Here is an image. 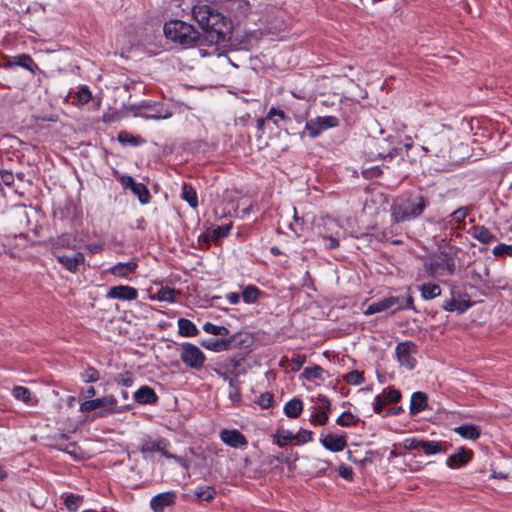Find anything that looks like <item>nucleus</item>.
<instances>
[{
	"label": "nucleus",
	"mask_w": 512,
	"mask_h": 512,
	"mask_svg": "<svg viewBox=\"0 0 512 512\" xmlns=\"http://www.w3.org/2000/svg\"><path fill=\"white\" fill-rule=\"evenodd\" d=\"M344 380L350 385H360L364 383L365 378L362 372L353 370L344 376Z\"/></svg>",
	"instance_id": "58836bf2"
},
{
	"label": "nucleus",
	"mask_w": 512,
	"mask_h": 512,
	"mask_svg": "<svg viewBox=\"0 0 512 512\" xmlns=\"http://www.w3.org/2000/svg\"><path fill=\"white\" fill-rule=\"evenodd\" d=\"M178 293L170 287H162L155 294L150 295L151 300L165 301L169 303L176 302V295Z\"/></svg>",
	"instance_id": "393cba45"
},
{
	"label": "nucleus",
	"mask_w": 512,
	"mask_h": 512,
	"mask_svg": "<svg viewBox=\"0 0 512 512\" xmlns=\"http://www.w3.org/2000/svg\"><path fill=\"white\" fill-rule=\"evenodd\" d=\"M322 239L327 249H334L339 246V241L333 236H323Z\"/></svg>",
	"instance_id": "052dcab7"
},
{
	"label": "nucleus",
	"mask_w": 512,
	"mask_h": 512,
	"mask_svg": "<svg viewBox=\"0 0 512 512\" xmlns=\"http://www.w3.org/2000/svg\"><path fill=\"white\" fill-rule=\"evenodd\" d=\"M428 206L426 198L420 194H409L397 197L391 207L394 222H408L420 217Z\"/></svg>",
	"instance_id": "f03ea898"
},
{
	"label": "nucleus",
	"mask_w": 512,
	"mask_h": 512,
	"mask_svg": "<svg viewBox=\"0 0 512 512\" xmlns=\"http://www.w3.org/2000/svg\"><path fill=\"white\" fill-rule=\"evenodd\" d=\"M316 409L318 411H325L329 413L331 409V403L329 399L323 395H318L316 399Z\"/></svg>",
	"instance_id": "603ef678"
},
{
	"label": "nucleus",
	"mask_w": 512,
	"mask_h": 512,
	"mask_svg": "<svg viewBox=\"0 0 512 512\" xmlns=\"http://www.w3.org/2000/svg\"><path fill=\"white\" fill-rule=\"evenodd\" d=\"M16 66H20L24 69H27L32 74L35 73L37 67V64L34 62V60L31 58L28 54H19L15 56H11L8 58V60L5 63V68L12 69Z\"/></svg>",
	"instance_id": "dca6fc26"
},
{
	"label": "nucleus",
	"mask_w": 512,
	"mask_h": 512,
	"mask_svg": "<svg viewBox=\"0 0 512 512\" xmlns=\"http://www.w3.org/2000/svg\"><path fill=\"white\" fill-rule=\"evenodd\" d=\"M312 418H313L314 423H316L320 426H324L328 422L329 416H328V412L317 411L316 413H314L312 415Z\"/></svg>",
	"instance_id": "864d4df0"
},
{
	"label": "nucleus",
	"mask_w": 512,
	"mask_h": 512,
	"mask_svg": "<svg viewBox=\"0 0 512 512\" xmlns=\"http://www.w3.org/2000/svg\"><path fill=\"white\" fill-rule=\"evenodd\" d=\"M260 294L261 291L256 286L248 285L243 288L241 296L246 304H252L258 300Z\"/></svg>",
	"instance_id": "c85d7f7f"
},
{
	"label": "nucleus",
	"mask_w": 512,
	"mask_h": 512,
	"mask_svg": "<svg viewBox=\"0 0 512 512\" xmlns=\"http://www.w3.org/2000/svg\"><path fill=\"white\" fill-rule=\"evenodd\" d=\"M106 296L109 299L132 301L138 297V291L128 285H118L111 287Z\"/></svg>",
	"instance_id": "ddd939ff"
},
{
	"label": "nucleus",
	"mask_w": 512,
	"mask_h": 512,
	"mask_svg": "<svg viewBox=\"0 0 512 512\" xmlns=\"http://www.w3.org/2000/svg\"><path fill=\"white\" fill-rule=\"evenodd\" d=\"M431 145L434 148H438L436 155L439 156L440 154L444 153L448 149L449 142L445 136L440 135V136L434 137V139L431 141Z\"/></svg>",
	"instance_id": "4c0bfd02"
},
{
	"label": "nucleus",
	"mask_w": 512,
	"mask_h": 512,
	"mask_svg": "<svg viewBox=\"0 0 512 512\" xmlns=\"http://www.w3.org/2000/svg\"><path fill=\"white\" fill-rule=\"evenodd\" d=\"M323 369L320 366L306 367L303 371V374L308 379H317L321 378Z\"/></svg>",
	"instance_id": "8fccbe9b"
},
{
	"label": "nucleus",
	"mask_w": 512,
	"mask_h": 512,
	"mask_svg": "<svg viewBox=\"0 0 512 512\" xmlns=\"http://www.w3.org/2000/svg\"><path fill=\"white\" fill-rule=\"evenodd\" d=\"M192 16L211 42L219 43L225 40L230 22L215 6L198 3L192 8Z\"/></svg>",
	"instance_id": "f257e3e1"
},
{
	"label": "nucleus",
	"mask_w": 512,
	"mask_h": 512,
	"mask_svg": "<svg viewBox=\"0 0 512 512\" xmlns=\"http://www.w3.org/2000/svg\"><path fill=\"white\" fill-rule=\"evenodd\" d=\"M230 230L231 225L218 226L216 229H214L213 234L215 238L225 237L229 234Z\"/></svg>",
	"instance_id": "680f3d73"
},
{
	"label": "nucleus",
	"mask_w": 512,
	"mask_h": 512,
	"mask_svg": "<svg viewBox=\"0 0 512 512\" xmlns=\"http://www.w3.org/2000/svg\"><path fill=\"white\" fill-rule=\"evenodd\" d=\"M134 399L139 404H155L158 397L151 387L144 385L135 391Z\"/></svg>",
	"instance_id": "6ab92c4d"
},
{
	"label": "nucleus",
	"mask_w": 512,
	"mask_h": 512,
	"mask_svg": "<svg viewBox=\"0 0 512 512\" xmlns=\"http://www.w3.org/2000/svg\"><path fill=\"white\" fill-rule=\"evenodd\" d=\"M177 499L174 491L159 493L151 498L150 508L154 512H163L165 508L172 506Z\"/></svg>",
	"instance_id": "f8f14e48"
},
{
	"label": "nucleus",
	"mask_w": 512,
	"mask_h": 512,
	"mask_svg": "<svg viewBox=\"0 0 512 512\" xmlns=\"http://www.w3.org/2000/svg\"><path fill=\"white\" fill-rule=\"evenodd\" d=\"M180 359L187 367L199 370L203 367L206 356L198 346L184 342L181 344Z\"/></svg>",
	"instance_id": "0eeeda50"
},
{
	"label": "nucleus",
	"mask_w": 512,
	"mask_h": 512,
	"mask_svg": "<svg viewBox=\"0 0 512 512\" xmlns=\"http://www.w3.org/2000/svg\"><path fill=\"white\" fill-rule=\"evenodd\" d=\"M421 441L422 439L418 438V437H409V438H405L402 443H401V447L404 449V450H407V451H410V450H419L420 449V445H421Z\"/></svg>",
	"instance_id": "79ce46f5"
},
{
	"label": "nucleus",
	"mask_w": 512,
	"mask_h": 512,
	"mask_svg": "<svg viewBox=\"0 0 512 512\" xmlns=\"http://www.w3.org/2000/svg\"><path fill=\"white\" fill-rule=\"evenodd\" d=\"M395 352L401 366L409 370L414 369L416 366L415 354L417 353V346L414 343L410 341L398 343Z\"/></svg>",
	"instance_id": "1a4fd4ad"
},
{
	"label": "nucleus",
	"mask_w": 512,
	"mask_h": 512,
	"mask_svg": "<svg viewBox=\"0 0 512 512\" xmlns=\"http://www.w3.org/2000/svg\"><path fill=\"white\" fill-rule=\"evenodd\" d=\"M439 225L443 229H453L454 228V223L449 216L440 220Z\"/></svg>",
	"instance_id": "338daca9"
},
{
	"label": "nucleus",
	"mask_w": 512,
	"mask_h": 512,
	"mask_svg": "<svg viewBox=\"0 0 512 512\" xmlns=\"http://www.w3.org/2000/svg\"><path fill=\"white\" fill-rule=\"evenodd\" d=\"M453 431L460 435L462 438L473 441L477 440L481 434L479 428L472 424L457 426L453 429Z\"/></svg>",
	"instance_id": "5701e85b"
},
{
	"label": "nucleus",
	"mask_w": 512,
	"mask_h": 512,
	"mask_svg": "<svg viewBox=\"0 0 512 512\" xmlns=\"http://www.w3.org/2000/svg\"><path fill=\"white\" fill-rule=\"evenodd\" d=\"M313 433L309 430H300L298 433L294 434V440H296L299 444H305L312 440Z\"/></svg>",
	"instance_id": "3c124183"
},
{
	"label": "nucleus",
	"mask_w": 512,
	"mask_h": 512,
	"mask_svg": "<svg viewBox=\"0 0 512 512\" xmlns=\"http://www.w3.org/2000/svg\"><path fill=\"white\" fill-rule=\"evenodd\" d=\"M136 115L151 120L168 119L173 115V111L162 103H143L138 107Z\"/></svg>",
	"instance_id": "6e6552de"
},
{
	"label": "nucleus",
	"mask_w": 512,
	"mask_h": 512,
	"mask_svg": "<svg viewBox=\"0 0 512 512\" xmlns=\"http://www.w3.org/2000/svg\"><path fill=\"white\" fill-rule=\"evenodd\" d=\"M424 269L431 277L453 275L455 272V262L448 254L440 253L426 261Z\"/></svg>",
	"instance_id": "423d86ee"
},
{
	"label": "nucleus",
	"mask_w": 512,
	"mask_h": 512,
	"mask_svg": "<svg viewBox=\"0 0 512 512\" xmlns=\"http://www.w3.org/2000/svg\"><path fill=\"white\" fill-rule=\"evenodd\" d=\"M182 197L183 199L192 207L196 208L198 205V197L195 189L188 185L184 184L182 187Z\"/></svg>",
	"instance_id": "c756f323"
},
{
	"label": "nucleus",
	"mask_w": 512,
	"mask_h": 512,
	"mask_svg": "<svg viewBox=\"0 0 512 512\" xmlns=\"http://www.w3.org/2000/svg\"><path fill=\"white\" fill-rule=\"evenodd\" d=\"M131 191L138 197L142 204H147L150 201V192L147 187L142 183H136Z\"/></svg>",
	"instance_id": "473e14b6"
},
{
	"label": "nucleus",
	"mask_w": 512,
	"mask_h": 512,
	"mask_svg": "<svg viewBox=\"0 0 512 512\" xmlns=\"http://www.w3.org/2000/svg\"><path fill=\"white\" fill-rule=\"evenodd\" d=\"M121 183L125 188L131 189L137 182L131 176H124L121 179Z\"/></svg>",
	"instance_id": "774afa93"
},
{
	"label": "nucleus",
	"mask_w": 512,
	"mask_h": 512,
	"mask_svg": "<svg viewBox=\"0 0 512 512\" xmlns=\"http://www.w3.org/2000/svg\"><path fill=\"white\" fill-rule=\"evenodd\" d=\"M495 257L510 256L512 257V245L499 244L493 248L492 251Z\"/></svg>",
	"instance_id": "de8ad7c7"
},
{
	"label": "nucleus",
	"mask_w": 512,
	"mask_h": 512,
	"mask_svg": "<svg viewBox=\"0 0 512 512\" xmlns=\"http://www.w3.org/2000/svg\"><path fill=\"white\" fill-rule=\"evenodd\" d=\"M266 119L272 120L274 122V124L278 126L279 125L278 121L279 120H282V121L287 120V116H286V114L284 113L283 110H280V109H277L275 107H272L269 110V112H268V114L266 116Z\"/></svg>",
	"instance_id": "c03bdc74"
},
{
	"label": "nucleus",
	"mask_w": 512,
	"mask_h": 512,
	"mask_svg": "<svg viewBox=\"0 0 512 512\" xmlns=\"http://www.w3.org/2000/svg\"><path fill=\"white\" fill-rule=\"evenodd\" d=\"M427 407V395L423 392H414L410 400V414L416 415Z\"/></svg>",
	"instance_id": "aec40b11"
},
{
	"label": "nucleus",
	"mask_w": 512,
	"mask_h": 512,
	"mask_svg": "<svg viewBox=\"0 0 512 512\" xmlns=\"http://www.w3.org/2000/svg\"><path fill=\"white\" fill-rule=\"evenodd\" d=\"M339 121L335 116H321L306 122V130L312 138L319 136L323 131L338 126Z\"/></svg>",
	"instance_id": "9d476101"
},
{
	"label": "nucleus",
	"mask_w": 512,
	"mask_h": 512,
	"mask_svg": "<svg viewBox=\"0 0 512 512\" xmlns=\"http://www.w3.org/2000/svg\"><path fill=\"white\" fill-rule=\"evenodd\" d=\"M273 396L269 393L262 394L258 399V404L260 407L267 409L272 405Z\"/></svg>",
	"instance_id": "4d7b16f0"
},
{
	"label": "nucleus",
	"mask_w": 512,
	"mask_h": 512,
	"mask_svg": "<svg viewBox=\"0 0 512 512\" xmlns=\"http://www.w3.org/2000/svg\"><path fill=\"white\" fill-rule=\"evenodd\" d=\"M384 399L387 403H397L401 399V393L399 390L390 389L385 395Z\"/></svg>",
	"instance_id": "6e6d98bb"
},
{
	"label": "nucleus",
	"mask_w": 512,
	"mask_h": 512,
	"mask_svg": "<svg viewBox=\"0 0 512 512\" xmlns=\"http://www.w3.org/2000/svg\"><path fill=\"white\" fill-rule=\"evenodd\" d=\"M12 395L17 399L27 403L30 399L31 393L29 389L23 386H16L12 390Z\"/></svg>",
	"instance_id": "a19ab883"
},
{
	"label": "nucleus",
	"mask_w": 512,
	"mask_h": 512,
	"mask_svg": "<svg viewBox=\"0 0 512 512\" xmlns=\"http://www.w3.org/2000/svg\"><path fill=\"white\" fill-rule=\"evenodd\" d=\"M387 402L384 398L381 397V395H377L375 398H374V412L377 413V414H380L384 407L386 406Z\"/></svg>",
	"instance_id": "13d9d810"
},
{
	"label": "nucleus",
	"mask_w": 512,
	"mask_h": 512,
	"mask_svg": "<svg viewBox=\"0 0 512 512\" xmlns=\"http://www.w3.org/2000/svg\"><path fill=\"white\" fill-rule=\"evenodd\" d=\"M163 30L168 39L183 46H191L200 38V33L191 24L181 20L166 22Z\"/></svg>",
	"instance_id": "7ed1b4c3"
},
{
	"label": "nucleus",
	"mask_w": 512,
	"mask_h": 512,
	"mask_svg": "<svg viewBox=\"0 0 512 512\" xmlns=\"http://www.w3.org/2000/svg\"><path fill=\"white\" fill-rule=\"evenodd\" d=\"M303 410L302 401L298 398H293L288 401L284 406V412L289 418H297Z\"/></svg>",
	"instance_id": "bb28decb"
},
{
	"label": "nucleus",
	"mask_w": 512,
	"mask_h": 512,
	"mask_svg": "<svg viewBox=\"0 0 512 512\" xmlns=\"http://www.w3.org/2000/svg\"><path fill=\"white\" fill-rule=\"evenodd\" d=\"M470 234L482 244H489L495 240V236L485 226H473L470 229Z\"/></svg>",
	"instance_id": "4be33fe9"
},
{
	"label": "nucleus",
	"mask_w": 512,
	"mask_h": 512,
	"mask_svg": "<svg viewBox=\"0 0 512 512\" xmlns=\"http://www.w3.org/2000/svg\"><path fill=\"white\" fill-rule=\"evenodd\" d=\"M177 324L178 332L183 337H195L199 334V330L196 325L186 318L178 319Z\"/></svg>",
	"instance_id": "b1692460"
},
{
	"label": "nucleus",
	"mask_w": 512,
	"mask_h": 512,
	"mask_svg": "<svg viewBox=\"0 0 512 512\" xmlns=\"http://www.w3.org/2000/svg\"><path fill=\"white\" fill-rule=\"evenodd\" d=\"M53 254L58 262L72 273L77 272L79 265L83 264L85 261V257L81 252L74 253L71 256L57 252H53Z\"/></svg>",
	"instance_id": "2eb2a0df"
},
{
	"label": "nucleus",
	"mask_w": 512,
	"mask_h": 512,
	"mask_svg": "<svg viewBox=\"0 0 512 512\" xmlns=\"http://www.w3.org/2000/svg\"><path fill=\"white\" fill-rule=\"evenodd\" d=\"M115 382L119 385H122L124 387H130L133 385L134 377L133 374L130 372H124L120 373L115 377Z\"/></svg>",
	"instance_id": "49530a36"
},
{
	"label": "nucleus",
	"mask_w": 512,
	"mask_h": 512,
	"mask_svg": "<svg viewBox=\"0 0 512 512\" xmlns=\"http://www.w3.org/2000/svg\"><path fill=\"white\" fill-rule=\"evenodd\" d=\"M336 423L342 427H349L355 423V417L350 412H343L336 420Z\"/></svg>",
	"instance_id": "09e8293b"
},
{
	"label": "nucleus",
	"mask_w": 512,
	"mask_h": 512,
	"mask_svg": "<svg viewBox=\"0 0 512 512\" xmlns=\"http://www.w3.org/2000/svg\"><path fill=\"white\" fill-rule=\"evenodd\" d=\"M405 309H414L413 298L411 295H408L407 297L389 296L380 299L370 304L367 307L365 314L372 315L380 312H389L390 314H394L397 311Z\"/></svg>",
	"instance_id": "20e7f679"
},
{
	"label": "nucleus",
	"mask_w": 512,
	"mask_h": 512,
	"mask_svg": "<svg viewBox=\"0 0 512 512\" xmlns=\"http://www.w3.org/2000/svg\"><path fill=\"white\" fill-rule=\"evenodd\" d=\"M216 495V490L212 486H198L195 489V496L201 501H211Z\"/></svg>",
	"instance_id": "7c9ffc66"
},
{
	"label": "nucleus",
	"mask_w": 512,
	"mask_h": 512,
	"mask_svg": "<svg viewBox=\"0 0 512 512\" xmlns=\"http://www.w3.org/2000/svg\"><path fill=\"white\" fill-rule=\"evenodd\" d=\"M73 245V239L70 235L68 234H64V235H61L59 236L54 244H53V249H54V252H56V250L58 248H69Z\"/></svg>",
	"instance_id": "37998d69"
},
{
	"label": "nucleus",
	"mask_w": 512,
	"mask_h": 512,
	"mask_svg": "<svg viewBox=\"0 0 512 512\" xmlns=\"http://www.w3.org/2000/svg\"><path fill=\"white\" fill-rule=\"evenodd\" d=\"M219 437L226 445L235 449H244L248 446L246 437L236 429H223Z\"/></svg>",
	"instance_id": "9b49d317"
},
{
	"label": "nucleus",
	"mask_w": 512,
	"mask_h": 512,
	"mask_svg": "<svg viewBox=\"0 0 512 512\" xmlns=\"http://www.w3.org/2000/svg\"><path fill=\"white\" fill-rule=\"evenodd\" d=\"M226 299L231 305H236L240 301V295L236 292H230L226 294Z\"/></svg>",
	"instance_id": "69168bd1"
},
{
	"label": "nucleus",
	"mask_w": 512,
	"mask_h": 512,
	"mask_svg": "<svg viewBox=\"0 0 512 512\" xmlns=\"http://www.w3.org/2000/svg\"><path fill=\"white\" fill-rule=\"evenodd\" d=\"M275 443L279 447L285 446L287 443L294 440V433L289 430L279 429L274 434Z\"/></svg>",
	"instance_id": "2f4dec72"
},
{
	"label": "nucleus",
	"mask_w": 512,
	"mask_h": 512,
	"mask_svg": "<svg viewBox=\"0 0 512 512\" xmlns=\"http://www.w3.org/2000/svg\"><path fill=\"white\" fill-rule=\"evenodd\" d=\"M470 307V304L466 303V302H459L455 299H451L449 301H446L445 304L443 305V309L445 311H449V312H452V311H455L457 310L458 313H463L465 312L468 308Z\"/></svg>",
	"instance_id": "f704fd0d"
},
{
	"label": "nucleus",
	"mask_w": 512,
	"mask_h": 512,
	"mask_svg": "<svg viewBox=\"0 0 512 512\" xmlns=\"http://www.w3.org/2000/svg\"><path fill=\"white\" fill-rule=\"evenodd\" d=\"M207 350L213 352L227 351L230 347V341L224 339H209L201 343Z\"/></svg>",
	"instance_id": "a878e982"
},
{
	"label": "nucleus",
	"mask_w": 512,
	"mask_h": 512,
	"mask_svg": "<svg viewBox=\"0 0 512 512\" xmlns=\"http://www.w3.org/2000/svg\"><path fill=\"white\" fill-rule=\"evenodd\" d=\"M138 267V262L136 259H132L128 262H119L109 269H107V273H110L116 277L126 278L128 275L134 273Z\"/></svg>",
	"instance_id": "a211bd4d"
},
{
	"label": "nucleus",
	"mask_w": 512,
	"mask_h": 512,
	"mask_svg": "<svg viewBox=\"0 0 512 512\" xmlns=\"http://www.w3.org/2000/svg\"><path fill=\"white\" fill-rule=\"evenodd\" d=\"M421 296L425 300H431L441 295V288L437 284L424 283L420 287Z\"/></svg>",
	"instance_id": "cd10ccee"
},
{
	"label": "nucleus",
	"mask_w": 512,
	"mask_h": 512,
	"mask_svg": "<svg viewBox=\"0 0 512 512\" xmlns=\"http://www.w3.org/2000/svg\"><path fill=\"white\" fill-rule=\"evenodd\" d=\"M323 447L331 452H340L347 446V440L344 435L327 434L320 438Z\"/></svg>",
	"instance_id": "f3484780"
},
{
	"label": "nucleus",
	"mask_w": 512,
	"mask_h": 512,
	"mask_svg": "<svg viewBox=\"0 0 512 512\" xmlns=\"http://www.w3.org/2000/svg\"><path fill=\"white\" fill-rule=\"evenodd\" d=\"M467 216L468 209L466 207H460L449 215L457 229H461L463 227L464 220Z\"/></svg>",
	"instance_id": "72a5a7b5"
},
{
	"label": "nucleus",
	"mask_w": 512,
	"mask_h": 512,
	"mask_svg": "<svg viewBox=\"0 0 512 512\" xmlns=\"http://www.w3.org/2000/svg\"><path fill=\"white\" fill-rule=\"evenodd\" d=\"M202 328L206 333L211 335L227 336L229 334V330L225 326L214 325L210 322H206Z\"/></svg>",
	"instance_id": "c9c22d12"
},
{
	"label": "nucleus",
	"mask_w": 512,
	"mask_h": 512,
	"mask_svg": "<svg viewBox=\"0 0 512 512\" xmlns=\"http://www.w3.org/2000/svg\"><path fill=\"white\" fill-rule=\"evenodd\" d=\"M419 450H422L426 456L446 452L445 443L435 440H422Z\"/></svg>",
	"instance_id": "412c9836"
},
{
	"label": "nucleus",
	"mask_w": 512,
	"mask_h": 512,
	"mask_svg": "<svg viewBox=\"0 0 512 512\" xmlns=\"http://www.w3.org/2000/svg\"><path fill=\"white\" fill-rule=\"evenodd\" d=\"M60 451L69 454L74 459H79L81 456V450L75 443H68L63 445H57Z\"/></svg>",
	"instance_id": "ea45409f"
},
{
	"label": "nucleus",
	"mask_w": 512,
	"mask_h": 512,
	"mask_svg": "<svg viewBox=\"0 0 512 512\" xmlns=\"http://www.w3.org/2000/svg\"><path fill=\"white\" fill-rule=\"evenodd\" d=\"M339 475L346 479V480H352L353 478V471L351 467H348L346 465H341L339 467Z\"/></svg>",
	"instance_id": "e2e57ef3"
},
{
	"label": "nucleus",
	"mask_w": 512,
	"mask_h": 512,
	"mask_svg": "<svg viewBox=\"0 0 512 512\" xmlns=\"http://www.w3.org/2000/svg\"><path fill=\"white\" fill-rule=\"evenodd\" d=\"M118 138H119V141L122 143H130L132 145L138 144L137 139L134 136H131L129 134L120 133Z\"/></svg>",
	"instance_id": "0e129e2a"
},
{
	"label": "nucleus",
	"mask_w": 512,
	"mask_h": 512,
	"mask_svg": "<svg viewBox=\"0 0 512 512\" xmlns=\"http://www.w3.org/2000/svg\"><path fill=\"white\" fill-rule=\"evenodd\" d=\"M81 378L85 383L96 382L99 380L100 375L98 370L94 367H88L82 374Z\"/></svg>",
	"instance_id": "a18cd8bd"
},
{
	"label": "nucleus",
	"mask_w": 512,
	"mask_h": 512,
	"mask_svg": "<svg viewBox=\"0 0 512 512\" xmlns=\"http://www.w3.org/2000/svg\"><path fill=\"white\" fill-rule=\"evenodd\" d=\"M473 452L463 447L458 448L455 453L450 455L446 460V465L451 469H458L470 462Z\"/></svg>",
	"instance_id": "4468645a"
},
{
	"label": "nucleus",
	"mask_w": 512,
	"mask_h": 512,
	"mask_svg": "<svg viewBox=\"0 0 512 512\" xmlns=\"http://www.w3.org/2000/svg\"><path fill=\"white\" fill-rule=\"evenodd\" d=\"M101 411L98 412L100 417H106L116 413H122L129 409V406H117V400L113 395H107L102 398L86 400L80 404V411L87 413L92 412L97 409Z\"/></svg>",
	"instance_id": "39448f33"
},
{
	"label": "nucleus",
	"mask_w": 512,
	"mask_h": 512,
	"mask_svg": "<svg viewBox=\"0 0 512 512\" xmlns=\"http://www.w3.org/2000/svg\"><path fill=\"white\" fill-rule=\"evenodd\" d=\"M82 500H83L82 496L68 494L65 497V506L69 511L75 512L80 507Z\"/></svg>",
	"instance_id": "e433bc0d"
},
{
	"label": "nucleus",
	"mask_w": 512,
	"mask_h": 512,
	"mask_svg": "<svg viewBox=\"0 0 512 512\" xmlns=\"http://www.w3.org/2000/svg\"><path fill=\"white\" fill-rule=\"evenodd\" d=\"M0 183H4L6 186H11L14 183V176L11 172L1 171L0 172Z\"/></svg>",
	"instance_id": "bf43d9fd"
},
{
	"label": "nucleus",
	"mask_w": 512,
	"mask_h": 512,
	"mask_svg": "<svg viewBox=\"0 0 512 512\" xmlns=\"http://www.w3.org/2000/svg\"><path fill=\"white\" fill-rule=\"evenodd\" d=\"M91 99V92L88 88H81L77 92V100L81 105L88 103Z\"/></svg>",
	"instance_id": "5fc2aeb1"
}]
</instances>
